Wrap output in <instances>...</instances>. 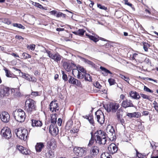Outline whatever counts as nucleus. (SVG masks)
I'll return each instance as SVG.
<instances>
[{
	"label": "nucleus",
	"instance_id": "obj_41",
	"mask_svg": "<svg viewBox=\"0 0 158 158\" xmlns=\"http://www.w3.org/2000/svg\"><path fill=\"white\" fill-rule=\"evenodd\" d=\"M137 156L139 158H143L144 156L141 153H139L136 149H135Z\"/></svg>",
	"mask_w": 158,
	"mask_h": 158
},
{
	"label": "nucleus",
	"instance_id": "obj_10",
	"mask_svg": "<svg viewBox=\"0 0 158 158\" xmlns=\"http://www.w3.org/2000/svg\"><path fill=\"white\" fill-rule=\"evenodd\" d=\"M10 89L8 87L3 85L0 87V98L5 96H8Z\"/></svg>",
	"mask_w": 158,
	"mask_h": 158
},
{
	"label": "nucleus",
	"instance_id": "obj_36",
	"mask_svg": "<svg viewBox=\"0 0 158 158\" xmlns=\"http://www.w3.org/2000/svg\"><path fill=\"white\" fill-rule=\"evenodd\" d=\"M72 70V73L75 76V77H77V75L79 72L78 70V69L76 68L75 69H73Z\"/></svg>",
	"mask_w": 158,
	"mask_h": 158
},
{
	"label": "nucleus",
	"instance_id": "obj_18",
	"mask_svg": "<svg viewBox=\"0 0 158 158\" xmlns=\"http://www.w3.org/2000/svg\"><path fill=\"white\" fill-rule=\"evenodd\" d=\"M17 149L20 152V153H21L23 155H28L30 153V150H28L27 148H25L23 146L19 145H17Z\"/></svg>",
	"mask_w": 158,
	"mask_h": 158
},
{
	"label": "nucleus",
	"instance_id": "obj_30",
	"mask_svg": "<svg viewBox=\"0 0 158 158\" xmlns=\"http://www.w3.org/2000/svg\"><path fill=\"white\" fill-rule=\"evenodd\" d=\"M31 56L27 53L24 52L21 56V58L22 59H27L31 58Z\"/></svg>",
	"mask_w": 158,
	"mask_h": 158
},
{
	"label": "nucleus",
	"instance_id": "obj_2",
	"mask_svg": "<svg viewBox=\"0 0 158 158\" xmlns=\"http://www.w3.org/2000/svg\"><path fill=\"white\" fill-rule=\"evenodd\" d=\"M27 112L31 114L33 112L36 110V102L31 99H27L25 102Z\"/></svg>",
	"mask_w": 158,
	"mask_h": 158
},
{
	"label": "nucleus",
	"instance_id": "obj_53",
	"mask_svg": "<svg viewBox=\"0 0 158 158\" xmlns=\"http://www.w3.org/2000/svg\"><path fill=\"white\" fill-rule=\"evenodd\" d=\"M146 80L147 81H153L154 82H155L157 83V81L156 80H153L151 78H149V77H147V78H146Z\"/></svg>",
	"mask_w": 158,
	"mask_h": 158
},
{
	"label": "nucleus",
	"instance_id": "obj_32",
	"mask_svg": "<svg viewBox=\"0 0 158 158\" xmlns=\"http://www.w3.org/2000/svg\"><path fill=\"white\" fill-rule=\"evenodd\" d=\"M143 48L144 51L146 52H147L148 51V48L150 46V45L146 42H143Z\"/></svg>",
	"mask_w": 158,
	"mask_h": 158
},
{
	"label": "nucleus",
	"instance_id": "obj_40",
	"mask_svg": "<svg viewBox=\"0 0 158 158\" xmlns=\"http://www.w3.org/2000/svg\"><path fill=\"white\" fill-rule=\"evenodd\" d=\"M106 155H107V153H103L101 156L100 158H112L110 156H107Z\"/></svg>",
	"mask_w": 158,
	"mask_h": 158
},
{
	"label": "nucleus",
	"instance_id": "obj_29",
	"mask_svg": "<svg viewBox=\"0 0 158 158\" xmlns=\"http://www.w3.org/2000/svg\"><path fill=\"white\" fill-rule=\"evenodd\" d=\"M75 68L78 69V70L79 72L83 73H86V71L85 69L83 67L80 65H78L76 66Z\"/></svg>",
	"mask_w": 158,
	"mask_h": 158
},
{
	"label": "nucleus",
	"instance_id": "obj_4",
	"mask_svg": "<svg viewBox=\"0 0 158 158\" xmlns=\"http://www.w3.org/2000/svg\"><path fill=\"white\" fill-rule=\"evenodd\" d=\"M15 132L17 136L20 139L24 140H26L27 136V131L25 129L19 128L15 130Z\"/></svg>",
	"mask_w": 158,
	"mask_h": 158
},
{
	"label": "nucleus",
	"instance_id": "obj_64",
	"mask_svg": "<svg viewBox=\"0 0 158 158\" xmlns=\"http://www.w3.org/2000/svg\"><path fill=\"white\" fill-rule=\"evenodd\" d=\"M125 97V96L123 94H121L120 96V98L121 99L123 100Z\"/></svg>",
	"mask_w": 158,
	"mask_h": 158
},
{
	"label": "nucleus",
	"instance_id": "obj_45",
	"mask_svg": "<svg viewBox=\"0 0 158 158\" xmlns=\"http://www.w3.org/2000/svg\"><path fill=\"white\" fill-rule=\"evenodd\" d=\"M97 6L98 8L102 10H107V8L104 6H102L100 4H97Z\"/></svg>",
	"mask_w": 158,
	"mask_h": 158
},
{
	"label": "nucleus",
	"instance_id": "obj_9",
	"mask_svg": "<svg viewBox=\"0 0 158 158\" xmlns=\"http://www.w3.org/2000/svg\"><path fill=\"white\" fill-rule=\"evenodd\" d=\"M3 136L6 139H9L11 137V131L10 128L7 127H4L1 131Z\"/></svg>",
	"mask_w": 158,
	"mask_h": 158
},
{
	"label": "nucleus",
	"instance_id": "obj_27",
	"mask_svg": "<svg viewBox=\"0 0 158 158\" xmlns=\"http://www.w3.org/2000/svg\"><path fill=\"white\" fill-rule=\"evenodd\" d=\"M56 114H52L51 115V123L53 124H54L56 123Z\"/></svg>",
	"mask_w": 158,
	"mask_h": 158
},
{
	"label": "nucleus",
	"instance_id": "obj_31",
	"mask_svg": "<svg viewBox=\"0 0 158 158\" xmlns=\"http://www.w3.org/2000/svg\"><path fill=\"white\" fill-rule=\"evenodd\" d=\"M84 61L86 63L91 65L92 67H95V64L92 62L85 59H84Z\"/></svg>",
	"mask_w": 158,
	"mask_h": 158
},
{
	"label": "nucleus",
	"instance_id": "obj_1",
	"mask_svg": "<svg viewBox=\"0 0 158 158\" xmlns=\"http://www.w3.org/2000/svg\"><path fill=\"white\" fill-rule=\"evenodd\" d=\"M107 134L102 131L99 130L95 133V140L96 143L99 145L105 144L107 141L106 135L110 140L113 141L116 138L115 133L113 127L111 125L108 126L106 128Z\"/></svg>",
	"mask_w": 158,
	"mask_h": 158
},
{
	"label": "nucleus",
	"instance_id": "obj_22",
	"mask_svg": "<svg viewBox=\"0 0 158 158\" xmlns=\"http://www.w3.org/2000/svg\"><path fill=\"white\" fill-rule=\"evenodd\" d=\"M31 122V125L32 127H41L42 126V122L39 120L32 119Z\"/></svg>",
	"mask_w": 158,
	"mask_h": 158
},
{
	"label": "nucleus",
	"instance_id": "obj_24",
	"mask_svg": "<svg viewBox=\"0 0 158 158\" xmlns=\"http://www.w3.org/2000/svg\"><path fill=\"white\" fill-rule=\"evenodd\" d=\"M4 70L5 71L6 73V75L7 77H15L16 76L14 74L9 70L7 69L6 68H4Z\"/></svg>",
	"mask_w": 158,
	"mask_h": 158
},
{
	"label": "nucleus",
	"instance_id": "obj_48",
	"mask_svg": "<svg viewBox=\"0 0 158 158\" xmlns=\"http://www.w3.org/2000/svg\"><path fill=\"white\" fill-rule=\"evenodd\" d=\"M94 85L96 88L98 89H100L102 87V86L97 81L94 83Z\"/></svg>",
	"mask_w": 158,
	"mask_h": 158
},
{
	"label": "nucleus",
	"instance_id": "obj_46",
	"mask_svg": "<svg viewBox=\"0 0 158 158\" xmlns=\"http://www.w3.org/2000/svg\"><path fill=\"white\" fill-rule=\"evenodd\" d=\"M62 73L63 74L62 78L64 81H67L68 80L67 75L64 73V71H62Z\"/></svg>",
	"mask_w": 158,
	"mask_h": 158
},
{
	"label": "nucleus",
	"instance_id": "obj_3",
	"mask_svg": "<svg viewBox=\"0 0 158 158\" xmlns=\"http://www.w3.org/2000/svg\"><path fill=\"white\" fill-rule=\"evenodd\" d=\"M13 115L15 120L19 122H23L25 118V113L21 109H19L17 110L14 111L13 112Z\"/></svg>",
	"mask_w": 158,
	"mask_h": 158
},
{
	"label": "nucleus",
	"instance_id": "obj_23",
	"mask_svg": "<svg viewBox=\"0 0 158 158\" xmlns=\"http://www.w3.org/2000/svg\"><path fill=\"white\" fill-rule=\"evenodd\" d=\"M44 147L43 143H40L36 144L35 146V148L37 152H40L41 151L42 149Z\"/></svg>",
	"mask_w": 158,
	"mask_h": 158
},
{
	"label": "nucleus",
	"instance_id": "obj_25",
	"mask_svg": "<svg viewBox=\"0 0 158 158\" xmlns=\"http://www.w3.org/2000/svg\"><path fill=\"white\" fill-rule=\"evenodd\" d=\"M100 69L103 72L102 73L104 76H107L108 73L110 74H112V73L110 71L104 67L100 66Z\"/></svg>",
	"mask_w": 158,
	"mask_h": 158
},
{
	"label": "nucleus",
	"instance_id": "obj_20",
	"mask_svg": "<svg viewBox=\"0 0 158 158\" xmlns=\"http://www.w3.org/2000/svg\"><path fill=\"white\" fill-rule=\"evenodd\" d=\"M69 77V83L78 86H80V85L81 82L79 81H78L71 76H70Z\"/></svg>",
	"mask_w": 158,
	"mask_h": 158
},
{
	"label": "nucleus",
	"instance_id": "obj_56",
	"mask_svg": "<svg viewBox=\"0 0 158 158\" xmlns=\"http://www.w3.org/2000/svg\"><path fill=\"white\" fill-rule=\"evenodd\" d=\"M56 16L57 17H61L62 16V13L59 12L58 13H57L56 15Z\"/></svg>",
	"mask_w": 158,
	"mask_h": 158
},
{
	"label": "nucleus",
	"instance_id": "obj_7",
	"mask_svg": "<svg viewBox=\"0 0 158 158\" xmlns=\"http://www.w3.org/2000/svg\"><path fill=\"white\" fill-rule=\"evenodd\" d=\"M106 108L105 109L107 112H115L119 107V105L118 103H110L108 104Z\"/></svg>",
	"mask_w": 158,
	"mask_h": 158
},
{
	"label": "nucleus",
	"instance_id": "obj_12",
	"mask_svg": "<svg viewBox=\"0 0 158 158\" xmlns=\"http://www.w3.org/2000/svg\"><path fill=\"white\" fill-rule=\"evenodd\" d=\"M21 76L22 77L29 81L35 82L36 81V79L34 77L27 73H24L20 72Z\"/></svg>",
	"mask_w": 158,
	"mask_h": 158
},
{
	"label": "nucleus",
	"instance_id": "obj_28",
	"mask_svg": "<svg viewBox=\"0 0 158 158\" xmlns=\"http://www.w3.org/2000/svg\"><path fill=\"white\" fill-rule=\"evenodd\" d=\"M85 31L83 29H79L78 31H77L73 32V33L76 35L82 36L83 35Z\"/></svg>",
	"mask_w": 158,
	"mask_h": 158
},
{
	"label": "nucleus",
	"instance_id": "obj_26",
	"mask_svg": "<svg viewBox=\"0 0 158 158\" xmlns=\"http://www.w3.org/2000/svg\"><path fill=\"white\" fill-rule=\"evenodd\" d=\"M86 35L90 40L93 41L95 42H96L99 41V37L97 36H94L86 34Z\"/></svg>",
	"mask_w": 158,
	"mask_h": 158
},
{
	"label": "nucleus",
	"instance_id": "obj_16",
	"mask_svg": "<svg viewBox=\"0 0 158 158\" xmlns=\"http://www.w3.org/2000/svg\"><path fill=\"white\" fill-rule=\"evenodd\" d=\"M49 131L53 136H56L58 133L59 130L56 126L52 124L50 125Z\"/></svg>",
	"mask_w": 158,
	"mask_h": 158
},
{
	"label": "nucleus",
	"instance_id": "obj_14",
	"mask_svg": "<svg viewBox=\"0 0 158 158\" xmlns=\"http://www.w3.org/2000/svg\"><path fill=\"white\" fill-rule=\"evenodd\" d=\"M1 120L4 123L8 122L10 119V115L6 112H2L0 114Z\"/></svg>",
	"mask_w": 158,
	"mask_h": 158
},
{
	"label": "nucleus",
	"instance_id": "obj_61",
	"mask_svg": "<svg viewBox=\"0 0 158 158\" xmlns=\"http://www.w3.org/2000/svg\"><path fill=\"white\" fill-rule=\"evenodd\" d=\"M90 2H91V3L89 4V6L90 7H92L94 4V3L93 1H90Z\"/></svg>",
	"mask_w": 158,
	"mask_h": 158
},
{
	"label": "nucleus",
	"instance_id": "obj_39",
	"mask_svg": "<svg viewBox=\"0 0 158 158\" xmlns=\"http://www.w3.org/2000/svg\"><path fill=\"white\" fill-rule=\"evenodd\" d=\"M87 119L88 120V121L91 124L93 125L94 122L93 117L92 116H90L89 117H87Z\"/></svg>",
	"mask_w": 158,
	"mask_h": 158
},
{
	"label": "nucleus",
	"instance_id": "obj_55",
	"mask_svg": "<svg viewBox=\"0 0 158 158\" xmlns=\"http://www.w3.org/2000/svg\"><path fill=\"white\" fill-rule=\"evenodd\" d=\"M15 38L19 39H23V37H22L21 36L19 35H16L15 36Z\"/></svg>",
	"mask_w": 158,
	"mask_h": 158
},
{
	"label": "nucleus",
	"instance_id": "obj_13",
	"mask_svg": "<svg viewBox=\"0 0 158 158\" xmlns=\"http://www.w3.org/2000/svg\"><path fill=\"white\" fill-rule=\"evenodd\" d=\"M121 106L124 108H126L129 107H133L134 106L132 101L128 99L123 100L121 104Z\"/></svg>",
	"mask_w": 158,
	"mask_h": 158
},
{
	"label": "nucleus",
	"instance_id": "obj_38",
	"mask_svg": "<svg viewBox=\"0 0 158 158\" xmlns=\"http://www.w3.org/2000/svg\"><path fill=\"white\" fill-rule=\"evenodd\" d=\"M108 81L109 83V84L110 85H114L116 82L114 79H112V78H110L108 80Z\"/></svg>",
	"mask_w": 158,
	"mask_h": 158
},
{
	"label": "nucleus",
	"instance_id": "obj_5",
	"mask_svg": "<svg viewBox=\"0 0 158 158\" xmlns=\"http://www.w3.org/2000/svg\"><path fill=\"white\" fill-rule=\"evenodd\" d=\"M87 149L84 147H75L73 149L74 152L77 156H85L86 153Z\"/></svg>",
	"mask_w": 158,
	"mask_h": 158
},
{
	"label": "nucleus",
	"instance_id": "obj_54",
	"mask_svg": "<svg viewBox=\"0 0 158 158\" xmlns=\"http://www.w3.org/2000/svg\"><path fill=\"white\" fill-rule=\"evenodd\" d=\"M149 112L147 111H143L142 113V114L143 115H145V116L148 115L149 114Z\"/></svg>",
	"mask_w": 158,
	"mask_h": 158
},
{
	"label": "nucleus",
	"instance_id": "obj_42",
	"mask_svg": "<svg viewBox=\"0 0 158 158\" xmlns=\"http://www.w3.org/2000/svg\"><path fill=\"white\" fill-rule=\"evenodd\" d=\"M140 95L143 98L147 99L148 100H150L149 96L143 94H140Z\"/></svg>",
	"mask_w": 158,
	"mask_h": 158
},
{
	"label": "nucleus",
	"instance_id": "obj_52",
	"mask_svg": "<svg viewBox=\"0 0 158 158\" xmlns=\"http://www.w3.org/2000/svg\"><path fill=\"white\" fill-rule=\"evenodd\" d=\"M62 120L60 118H59L57 121V124L59 126H60L61 125Z\"/></svg>",
	"mask_w": 158,
	"mask_h": 158
},
{
	"label": "nucleus",
	"instance_id": "obj_58",
	"mask_svg": "<svg viewBox=\"0 0 158 158\" xmlns=\"http://www.w3.org/2000/svg\"><path fill=\"white\" fill-rule=\"evenodd\" d=\"M32 4L33 5H34V6H36L37 7H38V6H39V3L35 2H32Z\"/></svg>",
	"mask_w": 158,
	"mask_h": 158
},
{
	"label": "nucleus",
	"instance_id": "obj_15",
	"mask_svg": "<svg viewBox=\"0 0 158 158\" xmlns=\"http://www.w3.org/2000/svg\"><path fill=\"white\" fill-rule=\"evenodd\" d=\"M56 101H52L50 104V109L52 112H56L59 109V107L58 106Z\"/></svg>",
	"mask_w": 158,
	"mask_h": 158
},
{
	"label": "nucleus",
	"instance_id": "obj_17",
	"mask_svg": "<svg viewBox=\"0 0 158 158\" xmlns=\"http://www.w3.org/2000/svg\"><path fill=\"white\" fill-rule=\"evenodd\" d=\"M99 148L96 146H92L90 148V154L92 157H95L99 152Z\"/></svg>",
	"mask_w": 158,
	"mask_h": 158
},
{
	"label": "nucleus",
	"instance_id": "obj_44",
	"mask_svg": "<svg viewBox=\"0 0 158 158\" xmlns=\"http://www.w3.org/2000/svg\"><path fill=\"white\" fill-rule=\"evenodd\" d=\"M31 95L35 97L40 95V93L37 91L32 92Z\"/></svg>",
	"mask_w": 158,
	"mask_h": 158
},
{
	"label": "nucleus",
	"instance_id": "obj_57",
	"mask_svg": "<svg viewBox=\"0 0 158 158\" xmlns=\"http://www.w3.org/2000/svg\"><path fill=\"white\" fill-rule=\"evenodd\" d=\"M50 13L53 15H55L56 13V11L55 10H52L50 12Z\"/></svg>",
	"mask_w": 158,
	"mask_h": 158
},
{
	"label": "nucleus",
	"instance_id": "obj_19",
	"mask_svg": "<svg viewBox=\"0 0 158 158\" xmlns=\"http://www.w3.org/2000/svg\"><path fill=\"white\" fill-rule=\"evenodd\" d=\"M108 149L110 153L114 154L116 153L118 151V148L114 143H111L109 146Z\"/></svg>",
	"mask_w": 158,
	"mask_h": 158
},
{
	"label": "nucleus",
	"instance_id": "obj_47",
	"mask_svg": "<svg viewBox=\"0 0 158 158\" xmlns=\"http://www.w3.org/2000/svg\"><path fill=\"white\" fill-rule=\"evenodd\" d=\"M143 90L144 91L152 93L153 91L145 86L144 87Z\"/></svg>",
	"mask_w": 158,
	"mask_h": 158
},
{
	"label": "nucleus",
	"instance_id": "obj_21",
	"mask_svg": "<svg viewBox=\"0 0 158 158\" xmlns=\"http://www.w3.org/2000/svg\"><path fill=\"white\" fill-rule=\"evenodd\" d=\"M129 95L131 98L134 99H138L140 98L139 94L136 91H130L129 92Z\"/></svg>",
	"mask_w": 158,
	"mask_h": 158
},
{
	"label": "nucleus",
	"instance_id": "obj_51",
	"mask_svg": "<svg viewBox=\"0 0 158 158\" xmlns=\"http://www.w3.org/2000/svg\"><path fill=\"white\" fill-rule=\"evenodd\" d=\"M94 141V138H93L92 137L90 140H89V143L88 144L89 146H90V145H92Z\"/></svg>",
	"mask_w": 158,
	"mask_h": 158
},
{
	"label": "nucleus",
	"instance_id": "obj_59",
	"mask_svg": "<svg viewBox=\"0 0 158 158\" xmlns=\"http://www.w3.org/2000/svg\"><path fill=\"white\" fill-rule=\"evenodd\" d=\"M11 55L15 57H19V56L18 55H17V54H15V53H12L11 54Z\"/></svg>",
	"mask_w": 158,
	"mask_h": 158
},
{
	"label": "nucleus",
	"instance_id": "obj_37",
	"mask_svg": "<svg viewBox=\"0 0 158 158\" xmlns=\"http://www.w3.org/2000/svg\"><path fill=\"white\" fill-rule=\"evenodd\" d=\"M119 77L123 79H124L127 82H128L129 79V77H127L122 74H119Z\"/></svg>",
	"mask_w": 158,
	"mask_h": 158
},
{
	"label": "nucleus",
	"instance_id": "obj_49",
	"mask_svg": "<svg viewBox=\"0 0 158 158\" xmlns=\"http://www.w3.org/2000/svg\"><path fill=\"white\" fill-rule=\"evenodd\" d=\"M127 115L129 117H133L135 116V113H128Z\"/></svg>",
	"mask_w": 158,
	"mask_h": 158
},
{
	"label": "nucleus",
	"instance_id": "obj_6",
	"mask_svg": "<svg viewBox=\"0 0 158 158\" xmlns=\"http://www.w3.org/2000/svg\"><path fill=\"white\" fill-rule=\"evenodd\" d=\"M46 53L50 58L57 63L60 62L62 57L58 53H52L50 51L48 50L46 51Z\"/></svg>",
	"mask_w": 158,
	"mask_h": 158
},
{
	"label": "nucleus",
	"instance_id": "obj_63",
	"mask_svg": "<svg viewBox=\"0 0 158 158\" xmlns=\"http://www.w3.org/2000/svg\"><path fill=\"white\" fill-rule=\"evenodd\" d=\"M38 7H39L40 8L42 9H44V7L41 4H39V6Z\"/></svg>",
	"mask_w": 158,
	"mask_h": 158
},
{
	"label": "nucleus",
	"instance_id": "obj_43",
	"mask_svg": "<svg viewBox=\"0 0 158 158\" xmlns=\"http://www.w3.org/2000/svg\"><path fill=\"white\" fill-rule=\"evenodd\" d=\"M27 48L31 50H34L35 48V45L34 44H32L28 45Z\"/></svg>",
	"mask_w": 158,
	"mask_h": 158
},
{
	"label": "nucleus",
	"instance_id": "obj_11",
	"mask_svg": "<svg viewBox=\"0 0 158 158\" xmlns=\"http://www.w3.org/2000/svg\"><path fill=\"white\" fill-rule=\"evenodd\" d=\"M63 66L65 70L67 72L70 71L73 68H75L76 65L74 63H70L66 62H63Z\"/></svg>",
	"mask_w": 158,
	"mask_h": 158
},
{
	"label": "nucleus",
	"instance_id": "obj_33",
	"mask_svg": "<svg viewBox=\"0 0 158 158\" xmlns=\"http://www.w3.org/2000/svg\"><path fill=\"white\" fill-rule=\"evenodd\" d=\"M12 26L14 27H16L18 28H21L23 29H24L25 28V27L20 24L14 23L12 24Z\"/></svg>",
	"mask_w": 158,
	"mask_h": 158
},
{
	"label": "nucleus",
	"instance_id": "obj_8",
	"mask_svg": "<svg viewBox=\"0 0 158 158\" xmlns=\"http://www.w3.org/2000/svg\"><path fill=\"white\" fill-rule=\"evenodd\" d=\"M97 121L100 124H103L105 121L104 115L101 110H97L95 113Z\"/></svg>",
	"mask_w": 158,
	"mask_h": 158
},
{
	"label": "nucleus",
	"instance_id": "obj_35",
	"mask_svg": "<svg viewBox=\"0 0 158 158\" xmlns=\"http://www.w3.org/2000/svg\"><path fill=\"white\" fill-rule=\"evenodd\" d=\"M85 74V73H83L82 72H79L77 76V77L80 79H82L84 78Z\"/></svg>",
	"mask_w": 158,
	"mask_h": 158
},
{
	"label": "nucleus",
	"instance_id": "obj_60",
	"mask_svg": "<svg viewBox=\"0 0 158 158\" xmlns=\"http://www.w3.org/2000/svg\"><path fill=\"white\" fill-rule=\"evenodd\" d=\"M56 30L58 31H62L64 30V28H56Z\"/></svg>",
	"mask_w": 158,
	"mask_h": 158
},
{
	"label": "nucleus",
	"instance_id": "obj_34",
	"mask_svg": "<svg viewBox=\"0 0 158 158\" xmlns=\"http://www.w3.org/2000/svg\"><path fill=\"white\" fill-rule=\"evenodd\" d=\"M84 78L85 80L86 81H91V76L89 74L87 73H85Z\"/></svg>",
	"mask_w": 158,
	"mask_h": 158
},
{
	"label": "nucleus",
	"instance_id": "obj_50",
	"mask_svg": "<svg viewBox=\"0 0 158 158\" xmlns=\"http://www.w3.org/2000/svg\"><path fill=\"white\" fill-rule=\"evenodd\" d=\"M125 4L131 7H132V5L128 2L127 0H124Z\"/></svg>",
	"mask_w": 158,
	"mask_h": 158
},
{
	"label": "nucleus",
	"instance_id": "obj_62",
	"mask_svg": "<svg viewBox=\"0 0 158 158\" xmlns=\"http://www.w3.org/2000/svg\"><path fill=\"white\" fill-rule=\"evenodd\" d=\"M138 55V54L136 53H134L133 55V56L132 57V58L133 59H135V58Z\"/></svg>",
	"mask_w": 158,
	"mask_h": 158
}]
</instances>
